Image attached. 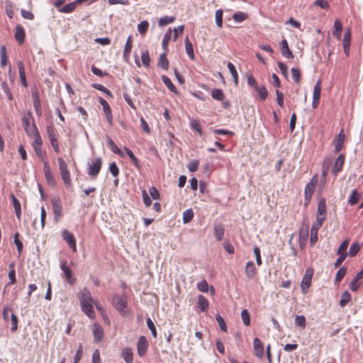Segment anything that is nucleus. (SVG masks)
Returning <instances> with one entry per match:
<instances>
[{"instance_id": "1", "label": "nucleus", "mask_w": 363, "mask_h": 363, "mask_svg": "<svg viewBox=\"0 0 363 363\" xmlns=\"http://www.w3.org/2000/svg\"><path fill=\"white\" fill-rule=\"evenodd\" d=\"M78 298L82 311L87 315L89 318L94 319L96 315L93 306L95 301L91 296V292L86 288H83L79 292Z\"/></svg>"}, {"instance_id": "2", "label": "nucleus", "mask_w": 363, "mask_h": 363, "mask_svg": "<svg viewBox=\"0 0 363 363\" xmlns=\"http://www.w3.org/2000/svg\"><path fill=\"white\" fill-rule=\"evenodd\" d=\"M318 184V176L314 175L310 182L306 184L304 189V206H307L314 193L315 186Z\"/></svg>"}, {"instance_id": "3", "label": "nucleus", "mask_w": 363, "mask_h": 363, "mask_svg": "<svg viewBox=\"0 0 363 363\" xmlns=\"http://www.w3.org/2000/svg\"><path fill=\"white\" fill-rule=\"evenodd\" d=\"M57 162L59 164V170L62 177V179L67 187L71 186L72 179L67 163L62 157L57 158Z\"/></svg>"}, {"instance_id": "4", "label": "nucleus", "mask_w": 363, "mask_h": 363, "mask_svg": "<svg viewBox=\"0 0 363 363\" xmlns=\"http://www.w3.org/2000/svg\"><path fill=\"white\" fill-rule=\"evenodd\" d=\"M102 166V160L100 157L91 160L88 163L87 174L95 178L99 174Z\"/></svg>"}, {"instance_id": "5", "label": "nucleus", "mask_w": 363, "mask_h": 363, "mask_svg": "<svg viewBox=\"0 0 363 363\" xmlns=\"http://www.w3.org/2000/svg\"><path fill=\"white\" fill-rule=\"evenodd\" d=\"M326 218V203L325 199L321 198L318 203L316 213V222L323 223Z\"/></svg>"}, {"instance_id": "6", "label": "nucleus", "mask_w": 363, "mask_h": 363, "mask_svg": "<svg viewBox=\"0 0 363 363\" xmlns=\"http://www.w3.org/2000/svg\"><path fill=\"white\" fill-rule=\"evenodd\" d=\"M52 208L54 214V219L58 220V219L62 215V206L61 200L59 197H55L51 201Z\"/></svg>"}, {"instance_id": "7", "label": "nucleus", "mask_w": 363, "mask_h": 363, "mask_svg": "<svg viewBox=\"0 0 363 363\" xmlns=\"http://www.w3.org/2000/svg\"><path fill=\"white\" fill-rule=\"evenodd\" d=\"M62 239L67 243L73 252L77 251L76 240L72 233L65 229L62 231Z\"/></svg>"}, {"instance_id": "8", "label": "nucleus", "mask_w": 363, "mask_h": 363, "mask_svg": "<svg viewBox=\"0 0 363 363\" xmlns=\"http://www.w3.org/2000/svg\"><path fill=\"white\" fill-rule=\"evenodd\" d=\"M313 274V269L311 267L306 269L303 278L301 281V289L306 291L311 284V279Z\"/></svg>"}, {"instance_id": "9", "label": "nucleus", "mask_w": 363, "mask_h": 363, "mask_svg": "<svg viewBox=\"0 0 363 363\" xmlns=\"http://www.w3.org/2000/svg\"><path fill=\"white\" fill-rule=\"evenodd\" d=\"M321 93V81L318 79L313 88L312 107L316 108L319 104Z\"/></svg>"}, {"instance_id": "10", "label": "nucleus", "mask_w": 363, "mask_h": 363, "mask_svg": "<svg viewBox=\"0 0 363 363\" xmlns=\"http://www.w3.org/2000/svg\"><path fill=\"white\" fill-rule=\"evenodd\" d=\"M60 268L63 272L64 276L67 281L70 284L73 285L76 282V278L73 276L72 270L66 264V262H62L60 264Z\"/></svg>"}, {"instance_id": "11", "label": "nucleus", "mask_w": 363, "mask_h": 363, "mask_svg": "<svg viewBox=\"0 0 363 363\" xmlns=\"http://www.w3.org/2000/svg\"><path fill=\"white\" fill-rule=\"evenodd\" d=\"M99 102L102 106L104 112L106 115L107 121L110 125H113V115L111 109L108 102L102 97L99 98Z\"/></svg>"}, {"instance_id": "12", "label": "nucleus", "mask_w": 363, "mask_h": 363, "mask_svg": "<svg viewBox=\"0 0 363 363\" xmlns=\"http://www.w3.org/2000/svg\"><path fill=\"white\" fill-rule=\"evenodd\" d=\"M113 306L117 311H122L127 307L126 299L121 295H115L112 298Z\"/></svg>"}, {"instance_id": "13", "label": "nucleus", "mask_w": 363, "mask_h": 363, "mask_svg": "<svg viewBox=\"0 0 363 363\" xmlns=\"http://www.w3.org/2000/svg\"><path fill=\"white\" fill-rule=\"evenodd\" d=\"M148 342L145 336H140L137 343V352L140 357H143L147 351Z\"/></svg>"}, {"instance_id": "14", "label": "nucleus", "mask_w": 363, "mask_h": 363, "mask_svg": "<svg viewBox=\"0 0 363 363\" xmlns=\"http://www.w3.org/2000/svg\"><path fill=\"white\" fill-rule=\"evenodd\" d=\"M253 349L255 355L259 359H262L264 356V345L258 337H255L253 340Z\"/></svg>"}, {"instance_id": "15", "label": "nucleus", "mask_w": 363, "mask_h": 363, "mask_svg": "<svg viewBox=\"0 0 363 363\" xmlns=\"http://www.w3.org/2000/svg\"><path fill=\"white\" fill-rule=\"evenodd\" d=\"M323 223L315 222L314 223L311 228V237H310V245L311 246L314 245L315 243L318 240V231L319 228L322 226Z\"/></svg>"}, {"instance_id": "16", "label": "nucleus", "mask_w": 363, "mask_h": 363, "mask_svg": "<svg viewBox=\"0 0 363 363\" xmlns=\"http://www.w3.org/2000/svg\"><path fill=\"white\" fill-rule=\"evenodd\" d=\"M345 133L344 130L342 129L339 134L334 139L333 143L335 145V150L336 152H338L342 148L344 141H345Z\"/></svg>"}, {"instance_id": "17", "label": "nucleus", "mask_w": 363, "mask_h": 363, "mask_svg": "<svg viewBox=\"0 0 363 363\" xmlns=\"http://www.w3.org/2000/svg\"><path fill=\"white\" fill-rule=\"evenodd\" d=\"M280 49L281 55L287 59H293L294 55L289 48L288 42L286 39H283L280 43Z\"/></svg>"}, {"instance_id": "18", "label": "nucleus", "mask_w": 363, "mask_h": 363, "mask_svg": "<svg viewBox=\"0 0 363 363\" xmlns=\"http://www.w3.org/2000/svg\"><path fill=\"white\" fill-rule=\"evenodd\" d=\"M33 141L32 143V146L33 149L35 147H41L43 145L42 138L37 129L36 125L34 123H33Z\"/></svg>"}, {"instance_id": "19", "label": "nucleus", "mask_w": 363, "mask_h": 363, "mask_svg": "<svg viewBox=\"0 0 363 363\" xmlns=\"http://www.w3.org/2000/svg\"><path fill=\"white\" fill-rule=\"evenodd\" d=\"M345 155L343 154H340L335 160V162L332 169V172L334 174H337L342 169V167L345 162Z\"/></svg>"}, {"instance_id": "20", "label": "nucleus", "mask_w": 363, "mask_h": 363, "mask_svg": "<svg viewBox=\"0 0 363 363\" xmlns=\"http://www.w3.org/2000/svg\"><path fill=\"white\" fill-rule=\"evenodd\" d=\"M245 273L247 277L250 279H252L255 276L257 273V269L253 262L249 261L247 262L245 269Z\"/></svg>"}, {"instance_id": "21", "label": "nucleus", "mask_w": 363, "mask_h": 363, "mask_svg": "<svg viewBox=\"0 0 363 363\" xmlns=\"http://www.w3.org/2000/svg\"><path fill=\"white\" fill-rule=\"evenodd\" d=\"M93 335H94V340L96 342H99L102 340L103 337H104V330L99 324H98V323L94 324Z\"/></svg>"}, {"instance_id": "22", "label": "nucleus", "mask_w": 363, "mask_h": 363, "mask_svg": "<svg viewBox=\"0 0 363 363\" xmlns=\"http://www.w3.org/2000/svg\"><path fill=\"white\" fill-rule=\"evenodd\" d=\"M209 306L208 299L203 295L198 296L197 306L202 311H206Z\"/></svg>"}, {"instance_id": "23", "label": "nucleus", "mask_w": 363, "mask_h": 363, "mask_svg": "<svg viewBox=\"0 0 363 363\" xmlns=\"http://www.w3.org/2000/svg\"><path fill=\"white\" fill-rule=\"evenodd\" d=\"M107 145L110 150L115 154L119 155L121 157H124L123 152L118 147V146L116 145V143L113 142V140L108 137L107 138Z\"/></svg>"}, {"instance_id": "24", "label": "nucleus", "mask_w": 363, "mask_h": 363, "mask_svg": "<svg viewBox=\"0 0 363 363\" xmlns=\"http://www.w3.org/2000/svg\"><path fill=\"white\" fill-rule=\"evenodd\" d=\"M132 45H133V42L131 40V36H129L127 39V41H126V43H125V48H124V50H123V59L125 60V61H128L130 57Z\"/></svg>"}, {"instance_id": "25", "label": "nucleus", "mask_w": 363, "mask_h": 363, "mask_svg": "<svg viewBox=\"0 0 363 363\" xmlns=\"http://www.w3.org/2000/svg\"><path fill=\"white\" fill-rule=\"evenodd\" d=\"M15 38L20 44L24 42L25 30L22 26H17L16 27Z\"/></svg>"}, {"instance_id": "26", "label": "nucleus", "mask_w": 363, "mask_h": 363, "mask_svg": "<svg viewBox=\"0 0 363 363\" xmlns=\"http://www.w3.org/2000/svg\"><path fill=\"white\" fill-rule=\"evenodd\" d=\"M185 50L187 55L191 60H194V52L192 43L189 41L188 36L184 39Z\"/></svg>"}, {"instance_id": "27", "label": "nucleus", "mask_w": 363, "mask_h": 363, "mask_svg": "<svg viewBox=\"0 0 363 363\" xmlns=\"http://www.w3.org/2000/svg\"><path fill=\"white\" fill-rule=\"evenodd\" d=\"M78 4H79V3L77 2V0H75L71 3H69L66 5H65L61 9H59V11L62 12V13H71L75 9L76 6Z\"/></svg>"}, {"instance_id": "28", "label": "nucleus", "mask_w": 363, "mask_h": 363, "mask_svg": "<svg viewBox=\"0 0 363 363\" xmlns=\"http://www.w3.org/2000/svg\"><path fill=\"white\" fill-rule=\"evenodd\" d=\"M190 127L191 128L196 132L200 136H202L203 132L201 129V125L198 119L191 118L190 120Z\"/></svg>"}, {"instance_id": "29", "label": "nucleus", "mask_w": 363, "mask_h": 363, "mask_svg": "<svg viewBox=\"0 0 363 363\" xmlns=\"http://www.w3.org/2000/svg\"><path fill=\"white\" fill-rule=\"evenodd\" d=\"M123 358L126 363H132L133 360V353L130 347H125L123 350Z\"/></svg>"}, {"instance_id": "30", "label": "nucleus", "mask_w": 363, "mask_h": 363, "mask_svg": "<svg viewBox=\"0 0 363 363\" xmlns=\"http://www.w3.org/2000/svg\"><path fill=\"white\" fill-rule=\"evenodd\" d=\"M157 65L164 70H167L169 67V61L166 57V53H162L160 55Z\"/></svg>"}, {"instance_id": "31", "label": "nucleus", "mask_w": 363, "mask_h": 363, "mask_svg": "<svg viewBox=\"0 0 363 363\" xmlns=\"http://www.w3.org/2000/svg\"><path fill=\"white\" fill-rule=\"evenodd\" d=\"M360 196L361 194L358 192V191L357 189H353L348 200L349 204L350 206H354L357 203Z\"/></svg>"}, {"instance_id": "32", "label": "nucleus", "mask_w": 363, "mask_h": 363, "mask_svg": "<svg viewBox=\"0 0 363 363\" xmlns=\"http://www.w3.org/2000/svg\"><path fill=\"white\" fill-rule=\"evenodd\" d=\"M225 229L222 225H216L214 226V235L218 240H223L224 237Z\"/></svg>"}, {"instance_id": "33", "label": "nucleus", "mask_w": 363, "mask_h": 363, "mask_svg": "<svg viewBox=\"0 0 363 363\" xmlns=\"http://www.w3.org/2000/svg\"><path fill=\"white\" fill-rule=\"evenodd\" d=\"M227 67L228 68L230 74H231V76L233 79V81L235 82V84L236 85H238V74L237 72V70L235 69V67L234 66V65L230 62H228V64H227Z\"/></svg>"}, {"instance_id": "34", "label": "nucleus", "mask_w": 363, "mask_h": 363, "mask_svg": "<svg viewBox=\"0 0 363 363\" xmlns=\"http://www.w3.org/2000/svg\"><path fill=\"white\" fill-rule=\"evenodd\" d=\"M161 79L163 82V83L165 84V86L173 93H177V88L173 84L170 79L167 77L166 75H162L161 77Z\"/></svg>"}, {"instance_id": "35", "label": "nucleus", "mask_w": 363, "mask_h": 363, "mask_svg": "<svg viewBox=\"0 0 363 363\" xmlns=\"http://www.w3.org/2000/svg\"><path fill=\"white\" fill-rule=\"evenodd\" d=\"M255 91L258 94L259 97L261 100L264 101L268 96V92L264 86H257V88H254Z\"/></svg>"}, {"instance_id": "36", "label": "nucleus", "mask_w": 363, "mask_h": 363, "mask_svg": "<svg viewBox=\"0 0 363 363\" xmlns=\"http://www.w3.org/2000/svg\"><path fill=\"white\" fill-rule=\"evenodd\" d=\"M211 96L213 99L223 101L225 98L223 91L220 89H214L211 91Z\"/></svg>"}, {"instance_id": "37", "label": "nucleus", "mask_w": 363, "mask_h": 363, "mask_svg": "<svg viewBox=\"0 0 363 363\" xmlns=\"http://www.w3.org/2000/svg\"><path fill=\"white\" fill-rule=\"evenodd\" d=\"M194 218V211L191 208L186 209L183 212V222L184 223H189Z\"/></svg>"}, {"instance_id": "38", "label": "nucleus", "mask_w": 363, "mask_h": 363, "mask_svg": "<svg viewBox=\"0 0 363 363\" xmlns=\"http://www.w3.org/2000/svg\"><path fill=\"white\" fill-rule=\"evenodd\" d=\"M171 38H172V30H171V28H169L167 30V31L165 33V34L163 37L162 43V48L165 51L167 50V45H168V43L170 41Z\"/></svg>"}, {"instance_id": "39", "label": "nucleus", "mask_w": 363, "mask_h": 363, "mask_svg": "<svg viewBox=\"0 0 363 363\" xmlns=\"http://www.w3.org/2000/svg\"><path fill=\"white\" fill-rule=\"evenodd\" d=\"M350 301H351V294L347 291H345L341 295V299L340 301V306L341 307H344Z\"/></svg>"}, {"instance_id": "40", "label": "nucleus", "mask_w": 363, "mask_h": 363, "mask_svg": "<svg viewBox=\"0 0 363 363\" xmlns=\"http://www.w3.org/2000/svg\"><path fill=\"white\" fill-rule=\"evenodd\" d=\"M46 131H47L48 138L50 139V144H52V143H55V142L58 141L57 138L56 137V135H55V130L52 128V126H51V125L47 126Z\"/></svg>"}, {"instance_id": "41", "label": "nucleus", "mask_w": 363, "mask_h": 363, "mask_svg": "<svg viewBox=\"0 0 363 363\" xmlns=\"http://www.w3.org/2000/svg\"><path fill=\"white\" fill-rule=\"evenodd\" d=\"M247 14L244 12H242V11L236 12L233 16V20L238 23H241V22L244 21L245 20L247 19Z\"/></svg>"}, {"instance_id": "42", "label": "nucleus", "mask_w": 363, "mask_h": 363, "mask_svg": "<svg viewBox=\"0 0 363 363\" xmlns=\"http://www.w3.org/2000/svg\"><path fill=\"white\" fill-rule=\"evenodd\" d=\"M174 20L175 18L173 16H165L160 18L158 23L160 26L163 27L164 26H167V24L173 23Z\"/></svg>"}, {"instance_id": "43", "label": "nucleus", "mask_w": 363, "mask_h": 363, "mask_svg": "<svg viewBox=\"0 0 363 363\" xmlns=\"http://www.w3.org/2000/svg\"><path fill=\"white\" fill-rule=\"evenodd\" d=\"M138 32L144 35L147 33L149 28V23L147 21H143L138 25Z\"/></svg>"}, {"instance_id": "44", "label": "nucleus", "mask_w": 363, "mask_h": 363, "mask_svg": "<svg viewBox=\"0 0 363 363\" xmlns=\"http://www.w3.org/2000/svg\"><path fill=\"white\" fill-rule=\"evenodd\" d=\"M223 10L222 9H218L216 11L215 13V18H216V23L218 27L222 28L223 26Z\"/></svg>"}, {"instance_id": "45", "label": "nucleus", "mask_w": 363, "mask_h": 363, "mask_svg": "<svg viewBox=\"0 0 363 363\" xmlns=\"http://www.w3.org/2000/svg\"><path fill=\"white\" fill-rule=\"evenodd\" d=\"M91 86L93 88L104 92L106 95H107L110 97H113V94L111 92V91L109 89H108L107 88H106L104 86H103L100 84H96V83L92 84Z\"/></svg>"}, {"instance_id": "46", "label": "nucleus", "mask_w": 363, "mask_h": 363, "mask_svg": "<svg viewBox=\"0 0 363 363\" xmlns=\"http://www.w3.org/2000/svg\"><path fill=\"white\" fill-rule=\"evenodd\" d=\"M124 150H125V152L127 153V155H128V157H130V159L131 160V161L133 162V164L137 168H139L140 167L139 161H138V158L134 155L133 152L128 147H125Z\"/></svg>"}, {"instance_id": "47", "label": "nucleus", "mask_w": 363, "mask_h": 363, "mask_svg": "<svg viewBox=\"0 0 363 363\" xmlns=\"http://www.w3.org/2000/svg\"><path fill=\"white\" fill-rule=\"evenodd\" d=\"M334 27L336 33L333 32V35H335L337 38L340 39L341 37V32L342 30V24L339 20H336L334 23Z\"/></svg>"}, {"instance_id": "48", "label": "nucleus", "mask_w": 363, "mask_h": 363, "mask_svg": "<svg viewBox=\"0 0 363 363\" xmlns=\"http://www.w3.org/2000/svg\"><path fill=\"white\" fill-rule=\"evenodd\" d=\"M1 66L2 67H5L7 63V54H6V46L2 45L1 47Z\"/></svg>"}, {"instance_id": "49", "label": "nucleus", "mask_w": 363, "mask_h": 363, "mask_svg": "<svg viewBox=\"0 0 363 363\" xmlns=\"http://www.w3.org/2000/svg\"><path fill=\"white\" fill-rule=\"evenodd\" d=\"M141 60H142L143 66H145V67H148L150 66V57L149 52L147 50H145L142 52Z\"/></svg>"}, {"instance_id": "50", "label": "nucleus", "mask_w": 363, "mask_h": 363, "mask_svg": "<svg viewBox=\"0 0 363 363\" xmlns=\"http://www.w3.org/2000/svg\"><path fill=\"white\" fill-rule=\"evenodd\" d=\"M241 317L245 325L248 326L250 324V315L247 309H243L241 312Z\"/></svg>"}, {"instance_id": "51", "label": "nucleus", "mask_w": 363, "mask_h": 363, "mask_svg": "<svg viewBox=\"0 0 363 363\" xmlns=\"http://www.w3.org/2000/svg\"><path fill=\"white\" fill-rule=\"evenodd\" d=\"M360 246L358 242H353L349 250V255L354 257L359 251Z\"/></svg>"}, {"instance_id": "52", "label": "nucleus", "mask_w": 363, "mask_h": 363, "mask_svg": "<svg viewBox=\"0 0 363 363\" xmlns=\"http://www.w3.org/2000/svg\"><path fill=\"white\" fill-rule=\"evenodd\" d=\"M347 272V269L345 267H341L337 272L335 275V283H339L342 281L343 277H345Z\"/></svg>"}, {"instance_id": "53", "label": "nucleus", "mask_w": 363, "mask_h": 363, "mask_svg": "<svg viewBox=\"0 0 363 363\" xmlns=\"http://www.w3.org/2000/svg\"><path fill=\"white\" fill-rule=\"evenodd\" d=\"M35 153L40 161H44V160L47 157V154L45 150H43L41 147H35L33 149Z\"/></svg>"}, {"instance_id": "54", "label": "nucleus", "mask_w": 363, "mask_h": 363, "mask_svg": "<svg viewBox=\"0 0 363 363\" xmlns=\"http://www.w3.org/2000/svg\"><path fill=\"white\" fill-rule=\"evenodd\" d=\"M295 325L296 326H300L302 328H305L306 323V318L303 315H297L295 318L294 320Z\"/></svg>"}, {"instance_id": "55", "label": "nucleus", "mask_w": 363, "mask_h": 363, "mask_svg": "<svg viewBox=\"0 0 363 363\" xmlns=\"http://www.w3.org/2000/svg\"><path fill=\"white\" fill-rule=\"evenodd\" d=\"M349 242H350V240L348 239L344 240L339 246V247L337 250V254L342 255V253H347L346 250L349 245Z\"/></svg>"}, {"instance_id": "56", "label": "nucleus", "mask_w": 363, "mask_h": 363, "mask_svg": "<svg viewBox=\"0 0 363 363\" xmlns=\"http://www.w3.org/2000/svg\"><path fill=\"white\" fill-rule=\"evenodd\" d=\"M350 40H351V33L350 29H348L344 34L343 40H342V45L343 47H350Z\"/></svg>"}, {"instance_id": "57", "label": "nucleus", "mask_w": 363, "mask_h": 363, "mask_svg": "<svg viewBox=\"0 0 363 363\" xmlns=\"http://www.w3.org/2000/svg\"><path fill=\"white\" fill-rule=\"evenodd\" d=\"M216 320L220 328V330L223 332H227V326L224 319L219 315L217 314L216 316Z\"/></svg>"}, {"instance_id": "58", "label": "nucleus", "mask_w": 363, "mask_h": 363, "mask_svg": "<svg viewBox=\"0 0 363 363\" xmlns=\"http://www.w3.org/2000/svg\"><path fill=\"white\" fill-rule=\"evenodd\" d=\"M291 76L293 80L296 83H298L301 79V72L300 70L298 68L293 67L291 68Z\"/></svg>"}, {"instance_id": "59", "label": "nucleus", "mask_w": 363, "mask_h": 363, "mask_svg": "<svg viewBox=\"0 0 363 363\" xmlns=\"http://www.w3.org/2000/svg\"><path fill=\"white\" fill-rule=\"evenodd\" d=\"M44 174L48 184L50 186H55L56 184V181L54 177L52 176V172H50L48 173H45Z\"/></svg>"}, {"instance_id": "60", "label": "nucleus", "mask_w": 363, "mask_h": 363, "mask_svg": "<svg viewBox=\"0 0 363 363\" xmlns=\"http://www.w3.org/2000/svg\"><path fill=\"white\" fill-rule=\"evenodd\" d=\"M109 171L114 177H117L118 176L119 169L115 162H113L110 164Z\"/></svg>"}, {"instance_id": "61", "label": "nucleus", "mask_w": 363, "mask_h": 363, "mask_svg": "<svg viewBox=\"0 0 363 363\" xmlns=\"http://www.w3.org/2000/svg\"><path fill=\"white\" fill-rule=\"evenodd\" d=\"M147 326L150 330L151 333L154 337H157V330L152 320L150 318H147Z\"/></svg>"}, {"instance_id": "62", "label": "nucleus", "mask_w": 363, "mask_h": 363, "mask_svg": "<svg viewBox=\"0 0 363 363\" xmlns=\"http://www.w3.org/2000/svg\"><path fill=\"white\" fill-rule=\"evenodd\" d=\"M199 164V160H192L187 165L189 171L191 172H196L198 169Z\"/></svg>"}, {"instance_id": "63", "label": "nucleus", "mask_w": 363, "mask_h": 363, "mask_svg": "<svg viewBox=\"0 0 363 363\" xmlns=\"http://www.w3.org/2000/svg\"><path fill=\"white\" fill-rule=\"evenodd\" d=\"M197 289L201 292H207L208 289V282L203 279L201 281L197 283Z\"/></svg>"}, {"instance_id": "64", "label": "nucleus", "mask_w": 363, "mask_h": 363, "mask_svg": "<svg viewBox=\"0 0 363 363\" xmlns=\"http://www.w3.org/2000/svg\"><path fill=\"white\" fill-rule=\"evenodd\" d=\"M91 363H101L100 352L98 349H96L92 354Z\"/></svg>"}]
</instances>
